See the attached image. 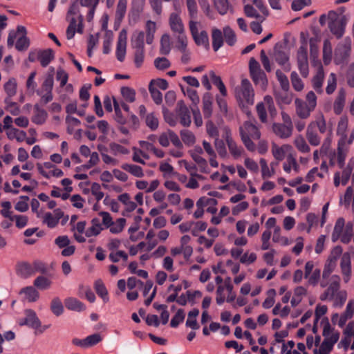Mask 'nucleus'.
<instances>
[{
  "label": "nucleus",
  "instance_id": "f257e3e1",
  "mask_svg": "<svg viewBox=\"0 0 354 354\" xmlns=\"http://www.w3.org/2000/svg\"><path fill=\"white\" fill-rule=\"evenodd\" d=\"M19 324L20 326H27L33 329L35 335L44 333L50 326V324L42 325L37 313L31 309L25 310L24 317L19 320Z\"/></svg>",
  "mask_w": 354,
  "mask_h": 354
},
{
  "label": "nucleus",
  "instance_id": "f03ea898",
  "mask_svg": "<svg viewBox=\"0 0 354 354\" xmlns=\"http://www.w3.org/2000/svg\"><path fill=\"white\" fill-rule=\"evenodd\" d=\"M235 93L239 104L243 107L254 104V91L248 80H242L240 86L236 88Z\"/></svg>",
  "mask_w": 354,
  "mask_h": 354
},
{
  "label": "nucleus",
  "instance_id": "7ed1b4c3",
  "mask_svg": "<svg viewBox=\"0 0 354 354\" xmlns=\"http://www.w3.org/2000/svg\"><path fill=\"white\" fill-rule=\"evenodd\" d=\"M17 39L16 48L19 50H25L29 46V39L26 37V28L22 26L17 27V31H11L8 37V46L12 47Z\"/></svg>",
  "mask_w": 354,
  "mask_h": 354
},
{
  "label": "nucleus",
  "instance_id": "20e7f679",
  "mask_svg": "<svg viewBox=\"0 0 354 354\" xmlns=\"http://www.w3.org/2000/svg\"><path fill=\"white\" fill-rule=\"evenodd\" d=\"M328 28L330 32L337 38L342 37L344 34L346 24L345 17H340L336 12L331 10L328 12Z\"/></svg>",
  "mask_w": 354,
  "mask_h": 354
},
{
  "label": "nucleus",
  "instance_id": "39448f33",
  "mask_svg": "<svg viewBox=\"0 0 354 354\" xmlns=\"http://www.w3.org/2000/svg\"><path fill=\"white\" fill-rule=\"evenodd\" d=\"M326 283L327 288L319 295V299L323 301L333 299L341 290V277L338 274H333L331 277L326 279Z\"/></svg>",
  "mask_w": 354,
  "mask_h": 354
},
{
  "label": "nucleus",
  "instance_id": "423d86ee",
  "mask_svg": "<svg viewBox=\"0 0 354 354\" xmlns=\"http://www.w3.org/2000/svg\"><path fill=\"white\" fill-rule=\"evenodd\" d=\"M269 111L271 116L276 115V109L274 104L272 97L270 95H266L263 101L257 105V111L260 120L262 122H267L266 110Z\"/></svg>",
  "mask_w": 354,
  "mask_h": 354
},
{
  "label": "nucleus",
  "instance_id": "0eeeda50",
  "mask_svg": "<svg viewBox=\"0 0 354 354\" xmlns=\"http://www.w3.org/2000/svg\"><path fill=\"white\" fill-rule=\"evenodd\" d=\"M38 172L45 178L49 179L52 177L60 178L64 176L62 170L59 169L51 162H44V163H37Z\"/></svg>",
  "mask_w": 354,
  "mask_h": 354
},
{
  "label": "nucleus",
  "instance_id": "6e6552de",
  "mask_svg": "<svg viewBox=\"0 0 354 354\" xmlns=\"http://www.w3.org/2000/svg\"><path fill=\"white\" fill-rule=\"evenodd\" d=\"M297 63L301 75L304 77H306L309 72L306 44H302L298 50Z\"/></svg>",
  "mask_w": 354,
  "mask_h": 354
},
{
  "label": "nucleus",
  "instance_id": "1a4fd4ad",
  "mask_svg": "<svg viewBox=\"0 0 354 354\" xmlns=\"http://www.w3.org/2000/svg\"><path fill=\"white\" fill-rule=\"evenodd\" d=\"M351 41L346 38L342 43H340L335 52V62L339 64L343 62L350 55Z\"/></svg>",
  "mask_w": 354,
  "mask_h": 354
},
{
  "label": "nucleus",
  "instance_id": "9d476101",
  "mask_svg": "<svg viewBox=\"0 0 354 354\" xmlns=\"http://www.w3.org/2000/svg\"><path fill=\"white\" fill-rule=\"evenodd\" d=\"M127 32L125 29L121 30L119 33L117 46H116V57L118 61L123 62L127 50Z\"/></svg>",
  "mask_w": 354,
  "mask_h": 354
},
{
  "label": "nucleus",
  "instance_id": "9b49d317",
  "mask_svg": "<svg viewBox=\"0 0 354 354\" xmlns=\"http://www.w3.org/2000/svg\"><path fill=\"white\" fill-rule=\"evenodd\" d=\"M64 213L60 209H55L53 213L43 212L41 217L42 223L50 228L55 227L59 223Z\"/></svg>",
  "mask_w": 354,
  "mask_h": 354
},
{
  "label": "nucleus",
  "instance_id": "f8f14e48",
  "mask_svg": "<svg viewBox=\"0 0 354 354\" xmlns=\"http://www.w3.org/2000/svg\"><path fill=\"white\" fill-rule=\"evenodd\" d=\"M177 115L180 120V123L184 127H189L191 124L192 119L190 111L184 102L180 100L177 104Z\"/></svg>",
  "mask_w": 354,
  "mask_h": 354
},
{
  "label": "nucleus",
  "instance_id": "ddd939ff",
  "mask_svg": "<svg viewBox=\"0 0 354 354\" xmlns=\"http://www.w3.org/2000/svg\"><path fill=\"white\" fill-rule=\"evenodd\" d=\"M341 272L345 283H347L351 277V256L348 252L342 254L340 261Z\"/></svg>",
  "mask_w": 354,
  "mask_h": 354
},
{
  "label": "nucleus",
  "instance_id": "4468645a",
  "mask_svg": "<svg viewBox=\"0 0 354 354\" xmlns=\"http://www.w3.org/2000/svg\"><path fill=\"white\" fill-rule=\"evenodd\" d=\"M69 25L66 30V37L68 39H71L75 32L82 33L83 32V19H75V17H67Z\"/></svg>",
  "mask_w": 354,
  "mask_h": 354
},
{
  "label": "nucleus",
  "instance_id": "2eb2a0df",
  "mask_svg": "<svg viewBox=\"0 0 354 354\" xmlns=\"http://www.w3.org/2000/svg\"><path fill=\"white\" fill-rule=\"evenodd\" d=\"M292 150V147L288 144L279 146L275 143H272L271 149L272 156L279 161L283 160L288 154L290 155Z\"/></svg>",
  "mask_w": 354,
  "mask_h": 354
},
{
  "label": "nucleus",
  "instance_id": "dca6fc26",
  "mask_svg": "<svg viewBox=\"0 0 354 354\" xmlns=\"http://www.w3.org/2000/svg\"><path fill=\"white\" fill-rule=\"evenodd\" d=\"M241 136H245L246 137L258 140L260 138L261 133L258 128L250 122H245L239 128Z\"/></svg>",
  "mask_w": 354,
  "mask_h": 354
},
{
  "label": "nucleus",
  "instance_id": "f3484780",
  "mask_svg": "<svg viewBox=\"0 0 354 354\" xmlns=\"http://www.w3.org/2000/svg\"><path fill=\"white\" fill-rule=\"evenodd\" d=\"M295 111L298 117L301 119H307L310 115L311 112L315 109L310 107L304 100L297 98L295 100Z\"/></svg>",
  "mask_w": 354,
  "mask_h": 354
},
{
  "label": "nucleus",
  "instance_id": "a211bd4d",
  "mask_svg": "<svg viewBox=\"0 0 354 354\" xmlns=\"http://www.w3.org/2000/svg\"><path fill=\"white\" fill-rule=\"evenodd\" d=\"M169 24L171 30L176 33L181 34L185 32V27L179 13L172 12L169 15Z\"/></svg>",
  "mask_w": 354,
  "mask_h": 354
},
{
  "label": "nucleus",
  "instance_id": "6ab92c4d",
  "mask_svg": "<svg viewBox=\"0 0 354 354\" xmlns=\"http://www.w3.org/2000/svg\"><path fill=\"white\" fill-rule=\"evenodd\" d=\"M324 341L334 346L339 338V333L332 328L328 322H327L323 328Z\"/></svg>",
  "mask_w": 354,
  "mask_h": 354
},
{
  "label": "nucleus",
  "instance_id": "aec40b11",
  "mask_svg": "<svg viewBox=\"0 0 354 354\" xmlns=\"http://www.w3.org/2000/svg\"><path fill=\"white\" fill-rule=\"evenodd\" d=\"M324 81V72L322 66L319 64L316 75L312 79V85L315 91L322 94L324 92L323 84Z\"/></svg>",
  "mask_w": 354,
  "mask_h": 354
},
{
  "label": "nucleus",
  "instance_id": "412c9836",
  "mask_svg": "<svg viewBox=\"0 0 354 354\" xmlns=\"http://www.w3.org/2000/svg\"><path fill=\"white\" fill-rule=\"evenodd\" d=\"M137 189L143 190L147 193H151L156 190L160 185V181L157 179L148 182L145 180H138L135 182Z\"/></svg>",
  "mask_w": 354,
  "mask_h": 354
},
{
  "label": "nucleus",
  "instance_id": "4be33fe9",
  "mask_svg": "<svg viewBox=\"0 0 354 354\" xmlns=\"http://www.w3.org/2000/svg\"><path fill=\"white\" fill-rule=\"evenodd\" d=\"M337 262L327 259L324 265V268L322 275V279L319 283L321 288H324L325 287H326V279L331 277V276L333 275L331 274L335 270Z\"/></svg>",
  "mask_w": 354,
  "mask_h": 354
},
{
  "label": "nucleus",
  "instance_id": "5701e85b",
  "mask_svg": "<svg viewBox=\"0 0 354 354\" xmlns=\"http://www.w3.org/2000/svg\"><path fill=\"white\" fill-rule=\"evenodd\" d=\"M272 130L280 138L286 139L291 136L293 127H288L280 123H274L272 126Z\"/></svg>",
  "mask_w": 354,
  "mask_h": 354
},
{
  "label": "nucleus",
  "instance_id": "b1692460",
  "mask_svg": "<svg viewBox=\"0 0 354 354\" xmlns=\"http://www.w3.org/2000/svg\"><path fill=\"white\" fill-rule=\"evenodd\" d=\"M347 151L346 137L344 136L339 139L337 144V162L340 167H342L344 164Z\"/></svg>",
  "mask_w": 354,
  "mask_h": 354
},
{
  "label": "nucleus",
  "instance_id": "393cba45",
  "mask_svg": "<svg viewBox=\"0 0 354 354\" xmlns=\"http://www.w3.org/2000/svg\"><path fill=\"white\" fill-rule=\"evenodd\" d=\"M118 199L124 205V210L122 213L124 216H126L127 213H130L136 209L137 205L133 201L129 194L124 193L118 196Z\"/></svg>",
  "mask_w": 354,
  "mask_h": 354
},
{
  "label": "nucleus",
  "instance_id": "a878e982",
  "mask_svg": "<svg viewBox=\"0 0 354 354\" xmlns=\"http://www.w3.org/2000/svg\"><path fill=\"white\" fill-rule=\"evenodd\" d=\"M216 200L214 198L201 197L196 202L197 209L194 213V216L196 218H199L202 217L204 214L203 207L208 204L215 205L216 204Z\"/></svg>",
  "mask_w": 354,
  "mask_h": 354
},
{
  "label": "nucleus",
  "instance_id": "bb28decb",
  "mask_svg": "<svg viewBox=\"0 0 354 354\" xmlns=\"http://www.w3.org/2000/svg\"><path fill=\"white\" fill-rule=\"evenodd\" d=\"M103 230L102 225L98 218H93L91 222V226L85 231L87 237L96 236Z\"/></svg>",
  "mask_w": 354,
  "mask_h": 354
},
{
  "label": "nucleus",
  "instance_id": "cd10ccee",
  "mask_svg": "<svg viewBox=\"0 0 354 354\" xmlns=\"http://www.w3.org/2000/svg\"><path fill=\"white\" fill-rule=\"evenodd\" d=\"M293 144L297 151L301 153L306 154L310 151V147L302 135L299 134L296 136L294 138Z\"/></svg>",
  "mask_w": 354,
  "mask_h": 354
},
{
  "label": "nucleus",
  "instance_id": "c85d7f7f",
  "mask_svg": "<svg viewBox=\"0 0 354 354\" xmlns=\"http://www.w3.org/2000/svg\"><path fill=\"white\" fill-rule=\"evenodd\" d=\"M121 168L134 177L142 178L145 176V172L143 169L138 165L131 163H124L122 165Z\"/></svg>",
  "mask_w": 354,
  "mask_h": 354
},
{
  "label": "nucleus",
  "instance_id": "c756f323",
  "mask_svg": "<svg viewBox=\"0 0 354 354\" xmlns=\"http://www.w3.org/2000/svg\"><path fill=\"white\" fill-rule=\"evenodd\" d=\"M307 289L301 286H297L294 289L293 295L290 300L292 307L299 305L303 299V297L307 295Z\"/></svg>",
  "mask_w": 354,
  "mask_h": 354
},
{
  "label": "nucleus",
  "instance_id": "7c9ffc66",
  "mask_svg": "<svg viewBox=\"0 0 354 354\" xmlns=\"http://www.w3.org/2000/svg\"><path fill=\"white\" fill-rule=\"evenodd\" d=\"M346 102V92L341 89L339 91L337 96L333 104V111L335 114L339 115L344 107Z\"/></svg>",
  "mask_w": 354,
  "mask_h": 354
},
{
  "label": "nucleus",
  "instance_id": "2f4dec72",
  "mask_svg": "<svg viewBox=\"0 0 354 354\" xmlns=\"http://www.w3.org/2000/svg\"><path fill=\"white\" fill-rule=\"evenodd\" d=\"M20 294L29 302L36 301L39 297V292L33 286H27L21 290Z\"/></svg>",
  "mask_w": 354,
  "mask_h": 354
},
{
  "label": "nucleus",
  "instance_id": "473e14b6",
  "mask_svg": "<svg viewBox=\"0 0 354 354\" xmlns=\"http://www.w3.org/2000/svg\"><path fill=\"white\" fill-rule=\"evenodd\" d=\"M48 117L47 112L41 109L38 105H35L34 108V115L32 117V121L36 124L41 125L45 123Z\"/></svg>",
  "mask_w": 354,
  "mask_h": 354
},
{
  "label": "nucleus",
  "instance_id": "72a5a7b5",
  "mask_svg": "<svg viewBox=\"0 0 354 354\" xmlns=\"http://www.w3.org/2000/svg\"><path fill=\"white\" fill-rule=\"evenodd\" d=\"M106 24L102 25V28L105 30L103 40V53L109 54L111 51V44L113 39V33L112 31L106 30Z\"/></svg>",
  "mask_w": 354,
  "mask_h": 354
},
{
  "label": "nucleus",
  "instance_id": "f704fd0d",
  "mask_svg": "<svg viewBox=\"0 0 354 354\" xmlns=\"http://www.w3.org/2000/svg\"><path fill=\"white\" fill-rule=\"evenodd\" d=\"M229 151L234 159L237 160L241 158L244 154V149L240 146L238 145L237 143L233 140H230L227 143Z\"/></svg>",
  "mask_w": 354,
  "mask_h": 354
},
{
  "label": "nucleus",
  "instance_id": "c9c22d12",
  "mask_svg": "<svg viewBox=\"0 0 354 354\" xmlns=\"http://www.w3.org/2000/svg\"><path fill=\"white\" fill-rule=\"evenodd\" d=\"M111 153L114 156L128 155L129 149L120 143L112 142L109 145Z\"/></svg>",
  "mask_w": 354,
  "mask_h": 354
},
{
  "label": "nucleus",
  "instance_id": "e433bc0d",
  "mask_svg": "<svg viewBox=\"0 0 354 354\" xmlns=\"http://www.w3.org/2000/svg\"><path fill=\"white\" fill-rule=\"evenodd\" d=\"M203 111L205 118H209L212 114V97L209 93L203 97Z\"/></svg>",
  "mask_w": 354,
  "mask_h": 354
},
{
  "label": "nucleus",
  "instance_id": "4c0bfd02",
  "mask_svg": "<svg viewBox=\"0 0 354 354\" xmlns=\"http://www.w3.org/2000/svg\"><path fill=\"white\" fill-rule=\"evenodd\" d=\"M109 259L113 263H119L121 261L122 266L124 267L128 260V254L122 250L113 251L109 253Z\"/></svg>",
  "mask_w": 354,
  "mask_h": 354
},
{
  "label": "nucleus",
  "instance_id": "58836bf2",
  "mask_svg": "<svg viewBox=\"0 0 354 354\" xmlns=\"http://www.w3.org/2000/svg\"><path fill=\"white\" fill-rule=\"evenodd\" d=\"M212 47L217 51L223 44V34L221 30L214 28L212 30Z\"/></svg>",
  "mask_w": 354,
  "mask_h": 354
},
{
  "label": "nucleus",
  "instance_id": "ea45409f",
  "mask_svg": "<svg viewBox=\"0 0 354 354\" xmlns=\"http://www.w3.org/2000/svg\"><path fill=\"white\" fill-rule=\"evenodd\" d=\"M348 297V293L346 290H341L337 292L333 299L329 301L333 302V305L335 308H342L345 304Z\"/></svg>",
  "mask_w": 354,
  "mask_h": 354
},
{
  "label": "nucleus",
  "instance_id": "a19ab883",
  "mask_svg": "<svg viewBox=\"0 0 354 354\" xmlns=\"http://www.w3.org/2000/svg\"><path fill=\"white\" fill-rule=\"evenodd\" d=\"M6 133L9 140L15 139L18 142L24 141L26 137V133L24 131L19 130L15 127L6 131Z\"/></svg>",
  "mask_w": 354,
  "mask_h": 354
},
{
  "label": "nucleus",
  "instance_id": "79ce46f5",
  "mask_svg": "<svg viewBox=\"0 0 354 354\" xmlns=\"http://www.w3.org/2000/svg\"><path fill=\"white\" fill-rule=\"evenodd\" d=\"M205 180V177L197 173H192L190 178L185 184V187L191 189H196L200 186V181Z\"/></svg>",
  "mask_w": 354,
  "mask_h": 354
},
{
  "label": "nucleus",
  "instance_id": "37998d69",
  "mask_svg": "<svg viewBox=\"0 0 354 354\" xmlns=\"http://www.w3.org/2000/svg\"><path fill=\"white\" fill-rule=\"evenodd\" d=\"M65 306L68 310L77 312L83 311L85 309V306L80 301L73 297L66 299Z\"/></svg>",
  "mask_w": 354,
  "mask_h": 354
},
{
  "label": "nucleus",
  "instance_id": "c03bdc74",
  "mask_svg": "<svg viewBox=\"0 0 354 354\" xmlns=\"http://www.w3.org/2000/svg\"><path fill=\"white\" fill-rule=\"evenodd\" d=\"M339 203L345 207H348L351 204L354 207V187H347L345 194L340 198Z\"/></svg>",
  "mask_w": 354,
  "mask_h": 354
},
{
  "label": "nucleus",
  "instance_id": "a18cd8bd",
  "mask_svg": "<svg viewBox=\"0 0 354 354\" xmlns=\"http://www.w3.org/2000/svg\"><path fill=\"white\" fill-rule=\"evenodd\" d=\"M306 139L312 146H318L321 142V137L313 130L310 125H308L306 133Z\"/></svg>",
  "mask_w": 354,
  "mask_h": 354
},
{
  "label": "nucleus",
  "instance_id": "49530a36",
  "mask_svg": "<svg viewBox=\"0 0 354 354\" xmlns=\"http://www.w3.org/2000/svg\"><path fill=\"white\" fill-rule=\"evenodd\" d=\"M34 268L31 264L23 262L18 265L17 273L24 278H28L34 274Z\"/></svg>",
  "mask_w": 354,
  "mask_h": 354
},
{
  "label": "nucleus",
  "instance_id": "de8ad7c7",
  "mask_svg": "<svg viewBox=\"0 0 354 354\" xmlns=\"http://www.w3.org/2000/svg\"><path fill=\"white\" fill-rule=\"evenodd\" d=\"M244 11L247 17L255 18L260 22H263L266 18L259 10L257 11L254 6L250 5L245 6Z\"/></svg>",
  "mask_w": 354,
  "mask_h": 354
},
{
  "label": "nucleus",
  "instance_id": "09e8293b",
  "mask_svg": "<svg viewBox=\"0 0 354 354\" xmlns=\"http://www.w3.org/2000/svg\"><path fill=\"white\" fill-rule=\"evenodd\" d=\"M209 76L213 84L215 86H216L217 88H218L221 93V95L223 97H225L227 95V89L223 82H222L221 77L219 76H217L214 71H209Z\"/></svg>",
  "mask_w": 354,
  "mask_h": 354
},
{
  "label": "nucleus",
  "instance_id": "8fccbe9b",
  "mask_svg": "<svg viewBox=\"0 0 354 354\" xmlns=\"http://www.w3.org/2000/svg\"><path fill=\"white\" fill-rule=\"evenodd\" d=\"M146 29V41L148 44L153 42L154 34L156 31V24L151 20H148L145 25Z\"/></svg>",
  "mask_w": 354,
  "mask_h": 354
},
{
  "label": "nucleus",
  "instance_id": "3c124183",
  "mask_svg": "<svg viewBox=\"0 0 354 354\" xmlns=\"http://www.w3.org/2000/svg\"><path fill=\"white\" fill-rule=\"evenodd\" d=\"M145 33L142 31L136 32L131 38V45L134 49H144Z\"/></svg>",
  "mask_w": 354,
  "mask_h": 354
},
{
  "label": "nucleus",
  "instance_id": "603ef678",
  "mask_svg": "<svg viewBox=\"0 0 354 354\" xmlns=\"http://www.w3.org/2000/svg\"><path fill=\"white\" fill-rule=\"evenodd\" d=\"M50 73L46 76L45 80L41 85V88L40 91H42V93H44V91L52 92L53 91L54 85V68H50Z\"/></svg>",
  "mask_w": 354,
  "mask_h": 354
},
{
  "label": "nucleus",
  "instance_id": "864d4df0",
  "mask_svg": "<svg viewBox=\"0 0 354 354\" xmlns=\"http://www.w3.org/2000/svg\"><path fill=\"white\" fill-rule=\"evenodd\" d=\"M251 77L254 83L259 85L262 89L266 88L268 80L266 74L262 71L251 74Z\"/></svg>",
  "mask_w": 354,
  "mask_h": 354
},
{
  "label": "nucleus",
  "instance_id": "5fc2aeb1",
  "mask_svg": "<svg viewBox=\"0 0 354 354\" xmlns=\"http://www.w3.org/2000/svg\"><path fill=\"white\" fill-rule=\"evenodd\" d=\"M180 135L182 142L187 146H192L196 142L195 135L189 130H181Z\"/></svg>",
  "mask_w": 354,
  "mask_h": 354
},
{
  "label": "nucleus",
  "instance_id": "6e6d98bb",
  "mask_svg": "<svg viewBox=\"0 0 354 354\" xmlns=\"http://www.w3.org/2000/svg\"><path fill=\"white\" fill-rule=\"evenodd\" d=\"M54 58V53L51 49H47L41 52L39 55V59L41 65L47 66Z\"/></svg>",
  "mask_w": 354,
  "mask_h": 354
},
{
  "label": "nucleus",
  "instance_id": "4d7b16f0",
  "mask_svg": "<svg viewBox=\"0 0 354 354\" xmlns=\"http://www.w3.org/2000/svg\"><path fill=\"white\" fill-rule=\"evenodd\" d=\"M51 285L52 281L44 276H39L34 281V286L41 290L50 288Z\"/></svg>",
  "mask_w": 354,
  "mask_h": 354
},
{
  "label": "nucleus",
  "instance_id": "13d9d810",
  "mask_svg": "<svg viewBox=\"0 0 354 354\" xmlns=\"http://www.w3.org/2000/svg\"><path fill=\"white\" fill-rule=\"evenodd\" d=\"M259 164L261 169V176L263 179L271 178L274 175V169H270L267 161L264 158L260 159Z\"/></svg>",
  "mask_w": 354,
  "mask_h": 354
},
{
  "label": "nucleus",
  "instance_id": "bf43d9fd",
  "mask_svg": "<svg viewBox=\"0 0 354 354\" xmlns=\"http://www.w3.org/2000/svg\"><path fill=\"white\" fill-rule=\"evenodd\" d=\"M125 224L126 220L123 218H119L115 221H113L108 229L112 234H119L124 230Z\"/></svg>",
  "mask_w": 354,
  "mask_h": 354
},
{
  "label": "nucleus",
  "instance_id": "052dcab7",
  "mask_svg": "<svg viewBox=\"0 0 354 354\" xmlns=\"http://www.w3.org/2000/svg\"><path fill=\"white\" fill-rule=\"evenodd\" d=\"M309 125H310V127H313V126H317L319 131L321 133H324L327 129L326 122L322 113L318 114L316 117L315 120L310 122Z\"/></svg>",
  "mask_w": 354,
  "mask_h": 354
},
{
  "label": "nucleus",
  "instance_id": "680f3d73",
  "mask_svg": "<svg viewBox=\"0 0 354 354\" xmlns=\"http://www.w3.org/2000/svg\"><path fill=\"white\" fill-rule=\"evenodd\" d=\"M17 82L15 79L10 78L5 84H4V91L7 94L6 97H10L11 99L13 96H15L17 93Z\"/></svg>",
  "mask_w": 354,
  "mask_h": 354
},
{
  "label": "nucleus",
  "instance_id": "e2e57ef3",
  "mask_svg": "<svg viewBox=\"0 0 354 354\" xmlns=\"http://www.w3.org/2000/svg\"><path fill=\"white\" fill-rule=\"evenodd\" d=\"M353 167H354V160L351 159L348 161L346 167L344 169V170L342 173V175H340L341 182L343 185H345L348 183V181L350 178L351 172L353 169Z\"/></svg>",
  "mask_w": 354,
  "mask_h": 354
},
{
  "label": "nucleus",
  "instance_id": "0e129e2a",
  "mask_svg": "<svg viewBox=\"0 0 354 354\" xmlns=\"http://www.w3.org/2000/svg\"><path fill=\"white\" fill-rule=\"evenodd\" d=\"M4 103L6 110L12 115H18L20 113L19 106L16 102H12L10 97H6Z\"/></svg>",
  "mask_w": 354,
  "mask_h": 354
},
{
  "label": "nucleus",
  "instance_id": "69168bd1",
  "mask_svg": "<svg viewBox=\"0 0 354 354\" xmlns=\"http://www.w3.org/2000/svg\"><path fill=\"white\" fill-rule=\"evenodd\" d=\"M298 168L299 165L296 159L292 155H288L286 161L283 165V170L287 173H290L292 169L297 172Z\"/></svg>",
  "mask_w": 354,
  "mask_h": 354
},
{
  "label": "nucleus",
  "instance_id": "338daca9",
  "mask_svg": "<svg viewBox=\"0 0 354 354\" xmlns=\"http://www.w3.org/2000/svg\"><path fill=\"white\" fill-rule=\"evenodd\" d=\"M95 290L97 294L102 297L104 302L109 301L108 291L101 280H97L95 282Z\"/></svg>",
  "mask_w": 354,
  "mask_h": 354
},
{
  "label": "nucleus",
  "instance_id": "774afa93",
  "mask_svg": "<svg viewBox=\"0 0 354 354\" xmlns=\"http://www.w3.org/2000/svg\"><path fill=\"white\" fill-rule=\"evenodd\" d=\"M193 39L198 46L207 47L209 45V37L205 30H201L200 32L193 36Z\"/></svg>",
  "mask_w": 354,
  "mask_h": 354
}]
</instances>
